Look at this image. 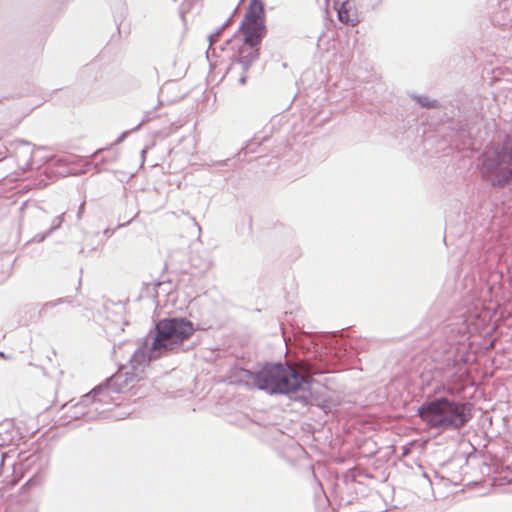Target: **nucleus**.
Returning <instances> with one entry per match:
<instances>
[{
  "instance_id": "4",
  "label": "nucleus",
  "mask_w": 512,
  "mask_h": 512,
  "mask_svg": "<svg viewBox=\"0 0 512 512\" xmlns=\"http://www.w3.org/2000/svg\"><path fill=\"white\" fill-rule=\"evenodd\" d=\"M194 333L192 322L182 319H163L156 325V337L152 350H173L189 339Z\"/></svg>"
},
{
  "instance_id": "5",
  "label": "nucleus",
  "mask_w": 512,
  "mask_h": 512,
  "mask_svg": "<svg viewBox=\"0 0 512 512\" xmlns=\"http://www.w3.org/2000/svg\"><path fill=\"white\" fill-rule=\"evenodd\" d=\"M511 161L512 152L508 149L487 153L484 167L490 173L494 184L504 185L508 182L512 176Z\"/></svg>"
},
{
  "instance_id": "6",
  "label": "nucleus",
  "mask_w": 512,
  "mask_h": 512,
  "mask_svg": "<svg viewBox=\"0 0 512 512\" xmlns=\"http://www.w3.org/2000/svg\"><path fill=\"white\" fill-rule=\"evenodd\" d=\"M334 9L342 23L354 26L359 22L354 2H335Z\"/></svg>"
},
{
  "instance_id": "2",
  "label": "nucleus",
  "mask_w": 512,
  "mask_h": 512,
  "mask_svg": "<svg viewBox=\"0 0 512 512\" xmlns=\"http://www.w3.org/2000/svg\"><path fill=\"white\" fill-rule=\"evenodd\" d=\"M264 21L265 14L262 2H251L241 25L244 40L238 49L236 60L242 66V74L238 80L242 86L247 83L246 74L252 63L259 58V45L266 34Z\"/></svg>"
},
{
  "instance_id": "1",
  "label": "nucleus",
  "mask_w": 512,
  "mask_h": 512,
  "mask_svg": "<svg viewBox=\"0 0 512 512\" xmlns=\"http://www.w3.org/2000/svg\"><path fill=\"white\" fill-rule=\"evenodd\" d=\"M242 379L269 394H291L308 388L312 382L304 365L265 364L259 371L244 370Z\"/></svg>"
},
{
  "instance_id": "3",
  "label": "nucleus",
  "mask_w": 512,
  "mask_h": 512,
  "mask_svg": "<svg viewBox=\"0 0 512 512\" xmlns=\"http://www.w3.org/2000/svg\"><path fill=\"white\" fill-rule=\"evenodd\" d=\"M419 416L432 428H461L471 418L468 404L440 398L425 402L419 408Z\"/></svg>"
}]
</instances>
